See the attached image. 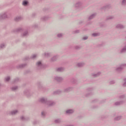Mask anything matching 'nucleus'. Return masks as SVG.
Here are the masks:
<instances>
[{
    "mask_svg": "<svg viewBox=\"0 0 126 126\" xmlns=\"http://www.w3.org/2000/svg\"><path fill=\"white\" fill-rule=\"evenodd\" d=\"M39 102L40 103H42L43 104H46L48 106H52L56 105V102L52 100H49L47 98L44 97L41 98L39 99Z\"/></svg>",
    "mask_w": 126,
    "mask_h": 126,
    "instance_id": "1",
    "label": "nucleus"
},
{
    "mask_svg": "<svg viewBox=\"0 0 126 126\" xmlns=\"http://www.w3.org/2000/svg\"><path fill=\"white\" fill-rule=\"evenodd\" d=\"M119 98L121 101L115 102V106H120V105H123V104L126 102V95L125 94L120 95Z\"/></svg>",
    "mask_w": 126,
    "mask_h": 126,
    "instance_id": "2",
    "label": "nucleus"
},
{
    "mask_svg": "<svg viewBox=\"0 0 126 126\" xmlns=\"http://www.w3.org/2000/svg\"><path fill=\"white\" fill-rule=\"evenodd\" d=\"M38 69H45L47 68V65L42 63V62L38 61L36 63Z\"/></svg>",
    "mask_w": 126,
    "mask_h": 126,
    "instance_id": "3",
    "label": "nucleus"
},
{
    "mask_svg": "<svg viewBox=\"0 0 126 126\" xmlns=\"http://www.w3.org/2000/svg\"><path fill=\"white\" fill-rule=\"evenodd\" d=\"M82 4H83L82 2L80 1H77L75 4V8H76V9H79V10H81L83 9V6H82Z\"/></svg>",
    "mask_w": 126,
    "mask_h": 126,
    "instance_id": "4",
    "label": "nucleus"
},
{
    "mask_svg": "<svg viewBox=\"0 0 126 126\" xmlns=\"http://www.w3.org/2000/svg\"><path fill=\"white\" fill-rule=\"evenodd\" d=\"M94 90L93 88H88L86 90L87 92H91L90 93L87 94H86V97H89V96H91V95H93V93H92V91Z\"/></svg>",
    "mask_w": 126,
    "mask_h": 126,
    "instance_id": "5",
    "label": "nucleus"
},
{
    "mask_svg": "<svg viewBox=\"0 0 126 126\" xmlns=\"http://www.w3.org/2000/svg\"><path fill=\"white\" fill-rule=\"evenodd\" d=\"M101 72H97V73H92L90 74L91 77H92L93 78H95L96 77H99L100 75H101Z\"/></svg>",
    "mask_w": 126,
    "mask_h": 126,
    "instance_id": "6",
    "label": "nucleus"
},
{
    "mask_svg": "<svg viewBox=\"0 0 126 126\" xmlns=\"http://www.w3.org/2000/svg\"><path fill=\"white\" fill-rule=\"evenodd\" d=\"M65 70V68L63 67H56L55 68L56 72H63Z\"/></svg>",
    "mask_w": 126,
    "mask_h": 126,
    "instance_id": "7",
    "label": "nucleus"
},
{
    "mask_svg": "<svg viewBox=\"0 0 126 126\" xmlns=\"http://www.w3.org/2000/svg\"><path fill=\"white\" fill-rule=\"evenodd\" d=\"M73 90V87H68L64 89L63 91L64 93H68V92H70V91H72Z\"/></svg>",
    "mask_w": 126,
    "mask_h": 126,
    "instance_id": "8",
    "label": "nucleus"
},
{
    "mask_svg": "<svg viewBox=\"0 0 126 126\" xmlns=\"http://www.w3.org/2000/svg\"><path fill=\"white\" fill-rule=\"evenodd\" d=\"M96 15H97V13H96L92 14L91 15H90L88 17V20H89V21L90 20H92V19H94V18H95V17H96Z\"/></svg>",
    "mask_w": 126,
    "mask_h": 126,
    "instance_id": "9",
    "label": "nucleus"
},
{
    "mask_svg": "<svg viewBox=\"0 0 126 126\" xmlns=\"http://www.w3.org/2000/svg\"><path fill=\"white\" fill-rule=\"evenodd\" d=\"M54 79L57 82H62L63 80V77L56 76L55 77Z\"/></svg>",
    "mask_w": 126,
    "mask_h": 126,
    "instance_id": "10",
    "label": "nucleus"
},
{
    "mask_svg": "<svg viewBox=\"0 0 126 126\" xmlns=\"http://www.w3.org/2000/svg\"><path fill=\"white\" fill-rule=\"evenodd\" d=\"M50 18H51V17H50L49 16H45L42 17L40 18V20H41V21L45 22V21H47L49 20V19H50Z\"/></svg>",
    "mask_w": 126,
    "mask_h": 126,
    "instance_id": "11",
    "label": "nucleus"
},
{
    "mask_svg": "<svg viewBox=\"0 0 126 126\" xmlns=\"http://www.w3.org/2000/svg\"><path fill=\"white\" fill-rule=\"evenodd\" d=\"M124 66H126V64H123L120 67L117 68L116 69V71H118V72L121 71V70H123L124 68Z\"/></svg>",
    "mask_w": 126,
    "mask_h": 126,
    "instance_id": "12",
    "label": "nucleus"
},
{
    "mask_svg": "<svg viewBox=\"0 0 126 126\" xmlns=\"http://www.w3.org/2000/svg\"><path fill=\"white\" fill-rule=\"evenodd\" d=\"M112 8V5L111 4H108L101 8V9H110Z\"/></svg>",
    "mask_w": 126,
    "mask_h": 126,
    "instance_id": "13",
    "label": "nucleus"
},
{
    "mask_svg": "<svg viewBox=\"0 0 126 126\" xmlns=\"http://www.w3.org/2000/svg\"><path fill=\"white\" fill-rule=\"evenodd\" d=\"M59 58V55H55L53 56L51 59H50V62H56L57 60Z\"/></svg>",
    "mask_w": 126,
    "mask_h": 126,
    "instance_id": "14",
    "label": "nucleus"
},
{
    "mask_svg": "<svg viewBox=\"0 0 126 126\" xmlns=\"http://www.w3.org/2000/svg\"><path fill=\"white\" fill-rule=\"evenodd\" d=\"M85 65V63H79L76 64V66L79 68L83 67V66Z\"/></svg>",
    "mask_w": 126,
    "mask_h": 126,
    "instance_id": "15",
    "label": "nucleus"
},
{
    "mask_svg": "<svg viewBox=\"0 0 126 126\" xmlns=\"http://www.w3.org/2000/svg\"><path fill=\"white\" fill-rule=\"evenodd\" d=\"M116 28H117V29H124V28H125V26L119 24L116 26Z\"/></svg>",
    "mask_w": 126,
    "mask_h": 126,
    "instance_id": "16",
    "label": "nucleus"
},
{
    "mask_svg": "<svg viewBox=\"0 0 126 126\" xmlns=\"http://www.w3.org/2000/svg\"><path fill=\"white\" fill-rule=\"evenodd\" d=\"M73 113H74V110L73 109H68L66 111V114L67 115H70L73 114Z\"/></svg>",
    "mask_w": 126,
    "mask_h": 126,
    "instance_id": "17",
    "label": "nucleus"
},
{
    "mask_svg": "<svg viewBox=\"0 0 126 126\" xmlns=\"http://www.w3.org/2000/svg\"><path fill=\"white\" fill-rule=\"evenodd\" d=\"M115 18V16H109L106 17V18L105 19L106 21H109V20H113Z\"/></svg>",
    "mask_w": 126,
    "mask_h": 126,
    "instance_id": "18",
    "label": "nucleus"
},
{
    "mask_svg": "<svg viewBox=\"0 0 126 126\" xmlns=\"http://www.w3.org/2000/svg\"><path fill=\"white\" fill-rule=\"evenodd\" d=\"M63 92L61 90H57L53 92L54 95H59V94H61Z\"/></svg>",
    "mask_w": 126,
    "mask_h": 126,
    "instance_id": "19",
    "label": "nucleus"
},
{
    "mask_svg": "<svg viewBox=\"0 0 126 126\" xmlns=\"http://www.w3.org/2000/svg\"><path fill=\"white\" fill-rule=\"evenodd\" d=\"M123 119V116H117L114 119V121H120Z\"/></svg>",
    "mask_w": 126,
    "mask_h": 126,
    "instance_id": "20",
    "label": "nucleus"
},
{
    "mask_svg": "<svg viewBox=\"0 0 126 126\" xmlns=\"http://www.w3.org/2000/svg\"><path fill=\"white\" fill-rule=\"evenodd\" d=\"M51 56L52 53H51L45 52L44 53V57H45V58H50Z\"/></svg>",
    "mask_w": 126,
    "mask_h": 126,
    "instance_id": "21",
    "label": "nucleus"
},
{
    "mask_svg": "<svg viewBox=\"0 0 126 126\" xmlns=\"http://www.w3.org/2000/svg\"><path fill=\"white\" fill-rule=\"evenodd\" d=\"M71 82L73 83V84H76L77 83V80L75 79L74 78H72L70 80Z\"/></svg>",
    "mask_w": 126,
    "mask_h": 126,
    "instance_id": "22",
    "label": "nucleus"
},
{
    "mask_svg": "<svg viewBox=\"0 0 126 126\" xmlns=\"http://www.w3.org/2000/svg\"><path fill=\"white\" fill-rule=\"evenodd\" d=\"M126 52V45H125L120 51L121 54H123V53Z\"/></svg>",
    "mask_w": 126,
    "mask_h": 126,
    "instance_id": "23",
    "label": "nucleus"
},
{
    "mask_svg": "<svg viewBox=\"0 0 126 126\" xmlns=\"http://www.w3.org/2000/svg\"><path fill=\"white\" fill-rule=\"evenodd\" d=\"M121 5L122 6H126V0H122Z\"/></svg>",
    "mask_w": 126,
    "mask_h": 126,
    "instance_id": "24",
    "label": "nucleus"
},
{
    "mask_svg": "<svg viewBox=\"0 0 126 126\" xmlns=\"http://www.w3.org/2000/svg\"><path fill=\"white\" fill-rule=\"evenodd\" d=\"M82 48V47L80 45H76L74 46L75 50H76L77 51H79Z\"/></svg>",
    "mask_w": 126,
    "mask_h": 126,
    "instance_id": "25",
    "label": "nucleus"
},
{
    "mask_svg": "<svg viewBox=\"0 0 126 126\" xmlns=\"http://www.w3.org/2000/svg\"><path fill=\"white\" fill-rule=\"evenodd\" d=\"M37 86L39 89H42V88H43V85L40 82L37 83Z\"/></svg>",
    "mask_w": 126,
    "mask_h": 126,
    "instance_id": "26",
    "label": "nucleus"
},
{
    "mask_svg": "<svg viewBox=\"0 0 126 126\" xmlns=\"http://www.w3.org/2000/svg\"><path fill=\"white\" fill-rule=\"evenodd\" d=\"M55 124H61L62 123V120L61 119H58L55 120Z\"/></svg>",
    "mask_w": 126,
    "mask_h": 126,
    "instance_id": "27",
    "label": "nucleus"
},
{
    "mask_svg": "<svg viewBox=\"0 0 126 126\" xmlns=\"http://www.w3.org/2000/svg\"><path fill=\"white\" fill-rule=\"evenodd\" d=\"M41 115L42 118H45V117H46V115H47V112H46V111H42L41 112Z\"/></svg>",
    "mask_w": 126,
    "mask_h": 126,
    "instance_id": "28",
    "label": "nucleus"
},
{
    "mask_svg": "<svg viewBox=\"0 0 126 126\" xmlns=\"http://www.w3.org/2000/svg\"><path fill=\"white\" fill-rule=\"evenodd\" d=\"M28 3H29L28 1L24 0L23 1V5H24L25 6H26V5L28 4Z\"/></svg>",
    "mask_w": 126,
    "mask_h": 126,
    "instance_id": "29",
    "label": "nucleus"
},
{
    "mask_svg": "<svg viewBox=\"0 0 126 126\" xmlns=\"http://www.w3.org/2000/svg\"><path fill=\"white\" fill-rule=\"evenodd\" d=\"M105 46V42H102L101 43L98 44L97 47H103Z\"/></svg>",
    "mask_w": 126,
    "mask_h": 126,
    "instance_id": "30",
    "label": "nucleus"
},
{
    "mask_svg": "<svg viewBox=\"0 0 126 126\" xmlns=\"http://www.w3.org/2000/svg\"><path fill=\"white\" fill-rule=\"evenodd\" d=\"M124 83L123 84L124 87H126V78L124 79Z\"/></svg>",
    "mask_w": 126,
    "mask_h": 126,
    "instance_id": "31",
    "label": "nucleus"
},
{
    "mask_svg": "<svg viewBox=\"0 0 126 126\" xmlns=\"http://www.w3.org/2000/svg\"><path fill=\"white\" fill-rule=\"evenodd\" d=\"M80 32V31L79 30L75 31L73 32V34H78V33H79Z\"/></svg>",
    "mask_w": 126,
    "mask_h": 126,
    "instance_id": "32",
    "label": "nucleus"
},
{
    "mask_svg": "<svg viewBox=\"0 0 126 126\" xmlns=\"http://www.w3.org/2000/svg\"><path fill=\"white\" fill-rule=\"evenodd\" d=\"M37 124H39V121H37V120H35L34 121H33V125H34V126L37 125Z\"/></svg>",
    "mask_w": 126,
    "mask_h": 126,
    "instance_id": "33",
    "label": "nucleus"
},
{
    "mask_svg": "<svg viewBox=\"0 0 126 126\" xmlns=\"http://www.w3.org/2000/svg\"><path fill=\"white\" fill-rule=\"evenodd\" d=\"M57 37H58V38H62L63 37V34L62 33H59L57 34Z\"/></svg>",
    "mask_w": 126,
    "mask_h": 126,
    "instance_id": "34",
    "label": "nucleus"
},
{
    "mask_svg": "<svg viewBox=\"0 0 126 126\" xmlns=\"http://www.w3.org/2000/svg\"><path fill=\"white\" fill-rule=\"evenodd\" d=\"M92 36L93 37H97V36H98V33H94L92 34Z\"/></svg>",
    "mask_w": 126,
    "mask_h": 126,
    "instance_id": "35",
    "label": "nucleus"
},
{
    "mask_svg": "<svg viewBox=\"0 0 126 126\" xmlns=\"http://www.w3.org/2000/svg\"><path fill=\"white\" fill-rule=\"evenodd\" d=\"M36 15H37V13L36 12L32 13V17H35Z\"/></svg>",
    "mask_w": 126,
    "mask_h": 126,
    "instance_id": "36",
    "label": "nucleus"
},
{
    "mask_svg": "<svg viewBox=\"0 0 126 126\" xmlns=\"http://www.w3.org/2000/svg\"><path fill=\"white\" fill-rule=\"evenodd\" d=\"M37 56H38V55L37 54H34L32 56V59H35Z\"/></svg>",
    "mask_w": 126,
    "mask_h": 126,
    "instance_id": "37",
    "label": "nucleus"
},
{
    "mask_svg": "<svg viewBox=\"0 0 126 126\" xmlns=\"http://www.w3.org/2000/svg\"><path fill=\"white\" fill-rule=\"evenodd\" d=\"M115 83H116V82H115V81H111L109 82V84L111 85L112 84H115Z\"/></svg>",
    "mask_w": 126,
    "mask_h": 126,
    "instance_id": "38",
    "label": "nucleus"
},
{
    "mask_svg": "<svg viewBox=\"0 0 126 126\" xmlns=\"http://www.w3.org/2000/svg\"><path fill=\"white\" fill-rule=\"evenodd\" d=\"M92 102V103H97V102H98V99H95L93 100Z\"/></svg>",
    "mask_w": 126,
    "mask_h": 126,
    "instance_id": "39",
    "label": "nucleus"
},
{
    "mask_svg": "<svg viewBox=\"0 0 126 126\" xmlns=\"http://www.w3.org/2000/svg\"><path fill=\"white\" fill-rule=\"evenodd\" d=\"M105 102H106V99H103L99 102V104H103V103H105Z\"/></svg>",
    "mask_w": 126,
    "mask_h": 126,
    "instance_id": "40",
    "label": "nucleus"
},
{
    "mask_svg": "<svg viewBox=\"0 0 126 126\" xmlns=\"http://www.w3.org/2000/svg\"><path fill=\"white\" fill-rule=\"evenodd\" d=\"M87 39H88V36H84L83 37V40H87Z\"/></svg>",
    "mask_w": 126,
    "mask_h": 126,
    "instance_id": "41",
    "label": "nucleus"
},
{
    "mask_svg": "<svg viewBox=\"0 0 126 126\" xmlns=\"http://www.w3.org/2000/svg\"><path fill=\"white\" fill-rule=\"evenodd\" d=\"M99 26H100V27L103 28V27H104V24L100 23L99 25Z\"/></svg>",
    "mask_w": 126,
    "mask_h": 126,
    "instance_id": "42",
    "label": "nucleus"
},
{
    "mask_svg": "<svg viewBox=\"0 0 126 126\" xmlns=\"http://www.w3.org/2000/svg\"><path fill=\"white\" fill-rule=\"evenodd\" d=\"M84 21H80L79 22V24L81 25V24H82L83 23H84Z\"/></svg>",
    "mask_w": 126,
    "mask_h": 126,
    "instance_id": "43",
    "label": "nucleus"
},
{
    "mask_svg": "<svg viewBox=\"0 0 126 126\" xmlns=\"http://www.w3.org/2000/svg\"><path fill=\"white\" fill-rule=\"evenodd\" d=\"M83 31H84L85 32H86V31H88V29L85 28V29H83Z\"/></svg>",
    "mask_w": 126,
    "mask_h": 126,
    "instance_id": "44",
    "label": "nucleus"
},
{
    "mask_svg": "<svg viewBox=\"0 0 126 126\" xmlns=\"http://www.w3.org/2000/svg\"><path fill=\"white\" fill-rule=\"evenodd\" d=\"M16 113H17V111H13V112L12 113V114L13 115L14 114H16Z\"/></svg>",
    "mask_w": 126,
    "mask_h": 126,
    "instance_id": "45",
    "label": "nucleus"
},
{
    "mask_svg": "<svg viewBox=\"0 0 126 126\" xmlns=\"http://www.w3.org/2000/svg\"><path fill=\"white\" fill-rule=\"evenodd\" d=\"M33 27H34V28H38V25H34Z\"/></svg>",
    "mask_w": 126,
    "mask_h": 126,
    "instance_id": "46",
    "label": "nucleus"
},
{
    "mask_svg": "<svg viewBox=\"0 0 126 126\" xmlns=\"http://www.w3.org/2000/svg\"><path fill=\"white\" fill-rule=\"evenodd\" d=\"M91 24H92V22H90L88 23L87 25H91Z\"/></svg>",
    "mask_w": 126,
    "mask_h": 126,
    "instance_id": "47",
    "label": "nucleus"
},
{
    "mask_svg": "<svg viewBox=\"0 0 126 126\" xmlns=\"http://www.w3.org/2000/svg\"><path fill=\"white\" fill-rule=\"evenodd\" d=\"M9 79H10L9 77H7L6 78V81H8V80H9Z\"/></svg>",
    "mask_w": 126,
    "mask_h": 126,
    "instance_id": "48",
    "label": "nucleus"
},
{
    "mask_svg": "<svg viewBox=\"0 0 126 126\" xmlns=\"http://www.w3.org/2000/svg\"><path fill=\"white\" fill-rule=\"evenodd\" d=\"M95 108H96V107H93V109H95Z\"/></svg>",
    "mask_w": 126,
    "mask_h": 126,
    "instance_id": "49",
    "label": "nucleus"
},
{
    "mask_svg": "<svg viewBox=\"0 0 126 126\" xmlns=\"http://www.w3.org/2000/svg\"><path fill=\"white\" fill-rule=\"evenodd\" d=\"M63 18V17H62V18H61V17H60V19H62V18Z\"/></svg>",
    "mask_w": 126,
    "mask_h": 126,
    "instance_id": "50",
    "label": "nucleus"
}]
</instances>
